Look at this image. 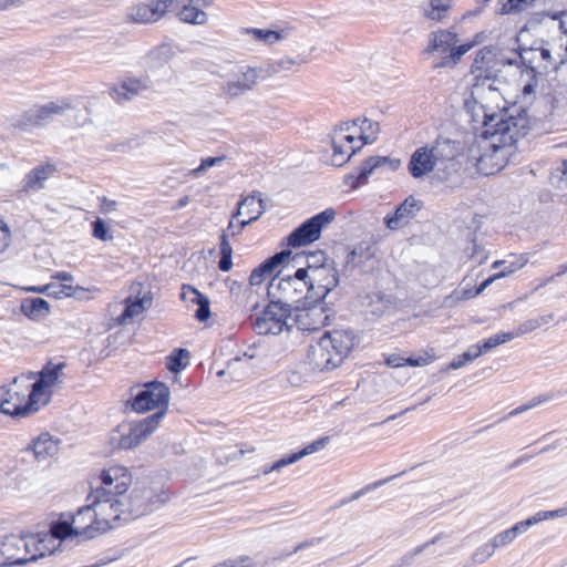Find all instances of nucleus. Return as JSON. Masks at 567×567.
<instances>
[{
	"mask_svg": "<svg viewBox=\"0 0 567 567\" xmlns=\"http://www.w3.org/2000/svg\"><path fill=\"white\" fill-rule=\"evenodd\" d=\"M336 212L333 208H327L312 216L287 237L288 246L297 248L318 240L320 238L321 230L333 221Z\"/></svg>",
	"mask_w": 567,
	"mask_h": 567,
	"instance_id": "14",
	"label": "nucleus"
},
{
	"mask_svg": "<svg viewBox=\"0 0 567 567\" xmlns=\"http://www.w3.org/2000/svg\"><path fill=\"white\" fill-rule=\"evenodd\" d=\"M92 227H93L92 234L95 238L101 239V240H107V239L113 238V236L109 235V230H107L103 219L96 218L92 223Z\"/></svg>",
	"mask_w": 567,
	"mask_h": 567,
	"instance_id": "61",
	"label": "nucleus"
},
{
	"mask_svg": "<svg viewBox=\"0 0 567 567\" xmlns=\"http://www.w3.org/2000/svg\"><path fill=\"white\" fill-rule=\"evenodd\" d=\"M514 63L513 60L498 58L495 47L489 45L480 49L471 68L474 81L471 90L473 99L475 101L483 99L485 92H498L494 84L499 66Z\"/></svg>",
	"mask_w": 567,
	"mask_h": 567,
	"instance_id": "5",
	"label": "nucleus"
},
{
	"mask_svg": "<svg viewBox=\"0 0 567 567\" xmlns=\"http://www.w3.org/2000/svg\"><path fill=\"white\" fill-rule=\"evenodd\" d=\"M20 309L30 319H39L49 312V303L42 298H28L21 302Z\"/></svg>",
	"mask_w": 567,
	"mask_h": 567,
	"instance_id": "42",
	"label": "nucleus"
},
{
	"mask_svg": "<svg viewBox=\"0 0 567 567\" xmlns=\"http://www.w3.org/2000/svg\"><path fill=\"white\" fill-rule=\"evenodd\" d=\"M536 0H498L497 13L501 16L520 12Z\"/></svg>",
	"mask_w": 567,
	"mask_h": 567,
	"instance_id": "48",
	"label": "nucleus"
},
{
	"mask_svg": "<svg viewBox=\"0 0 567 567\" xmlns=\"http://www.w3.org/2000/svg\"><path fill=\"white\" fill-rule=\"evenodd\" d=\"M305 62L303 60H298L290 56H284L280 60L271 61L260 65L265 79L276 75L281 71H289L296 64H300Z\"/></svg>",
	"mask_w": 567,
	"mask_h": 567,
	"instance_id": "43",
	"label": "nucleus"
},
{
	"mask_svg": "<svg viewBox=\"0 0 567 567\" xmlns=\"http://www.w3.org/2000/svg\"><path fill=\"white\" fill-rule=\"evenodd\" d=\"M519 59L524 63H532L539 59L543 64H539L538 68L557 70L567 62V44L565 45L564 53H557V56H554L551 47H539L523 50L519 53Z\"/></svg>",
	"mask_w": 567,
	"mask_h": 567,
	"instance_id": "21",
	"label": "nucleus"
},
{
	"mask_svg": "<svg viewBox=\"0 0 567 567\" xmlns=\"http://www.w3.org/2000/svg\"><path fill=\"white\" fill-rule=\"evenodd\" d=\"M182 297L184 299L188 298L193 303L198 306L197 310L195 311V318L198 321L204 322L209 318V300L206 296L190 286H183Z\"/></svg>",
	"mask_w": 567,
	"mask_h": 567,
	"instance_id": "37",
	"label": "nucleus"
},
{
	"mask_svg": "<svg viewBox=\"0 0 567 567\" xmlns=\"http://www.w3.org/2000/svg\"><path fill=\"white\" fill-rule=\"evenodd\" d=\"M484 134L491 138L488 150L477 159V169L484 175H493L501 171L509 155L508 147L513 146L528 131V118L524 111L517 115L507 111L497 114L484 113Z\"/></svg>",
	"mask_w": 567,
	"mask_h": 567,
	"instance_id": "1",
	"label": "nucleus"
},
{
	"mask_svg": "<svg viewBox=\"0 0 567 567\" xmlns=\"http://www.w3.org/2000/svg\"><path fill=\"white\" fill-rule=\"evenodd\" d=\"M175 51L171 44L163 43L151 49L142 59V65L148 73L162 71L174 58Z\"/></svg>",
	"mask_w": 567,
	"mask_h": 567,
	"instance_id": "27",
	"label": "nucleus"
},
{
	"mask_svg": "<svg viewBox=\"0 0 567 567\" xmlns=\"http://www.w3.org/2000/svg\"><path fill=\"white\" fill-rule=\"evenodd\" d=\"M565 515H567V509L538 512L535 515L528 517L527 519L516 523L514 526L509 528V530L516 538L519 534L527 532L532 526L545 519L556 518Z\"/></svg>",
	"mask_w": 567,
	"mask_h": 567,
	"instance_id": "35",
	"label": "nucleus"
},
{
	"mask_svg": "<svg viewBox=\"0 0 567 567\" xmlns=\"http://www.w3.org/2000/svg\"><path fill=\"white\" fill-rule=\"evenodd\" d=\"M56 173L55 164L45 162L30 169L20 183L17 192L19 198L27 197L32 193L40 192L45 188V183Z\"/></svg>",
	"mask_w": 567,
	"mask_h": 567,
	"instance_id": "20",
	"label": "nucleus"
},
{
	"mask_svg": "<svg viewBox=\"0 0 567 567\" xmlns=\"http://www.w3.org/2000/svg\"><path fill=\"white\" fill-rule=\"evenodd\" d=\"M332 262H328V259L326 257V254L321 250L310 252L306 256V266L300 267L297 270H306L309 271L313 267L316 268H322L326 266H332Z\"/></svg>",
	"mask_w": 567,
	"mask_h": 567,
	"instance_id": "54",
	"label": "nucleus"
},
{
	"mask_svg": "<svg viewBox=\"0 0 567 567\" xmlns=\"http://www.w3.org/2000/svg\"><path fill=\"white\" fill-rule=\"evenodd\" d=\"M327 344L328 343H324L320 339L316 344L310 346L307 358L312 369L324 371L332 370L340 365V363L334 360L333 354H329Z\"/></svg>",
	"mask_w": 567,
	"mask_h": 567,
	"instance_id": "31",
	"label": "nucleus"
},
{
	"mask_svg": "<svg viewBox=\"0 0 567 567\" xmlns=\"http://www.w3.org/2000/svg\"><path fill=\"white\" fill-rule=\"evenodd\" d=\"M388 165L391 169H396L401 165L400 159H391L386 156H372L365 159L360 168L359 173L357 175H349L347 176L346 183L351 188H358L359 186L367 183L369 176L374 172V169Z\"/></svg>",
	"mask_w": 567,
	"mask_h": 567,
	"instance_id": "23",
	"label": "nucleus"
},
{
	"mask_svg": "<svg viewBox=\"0 0 567 567\" xmlns=\"http://www.w3.org/2000/svg\"><path fill=\"white\" fill-rule=\"evenodd\" d=\"M327 443H328L327 437H321L317 441H313L312 443H310L309 445H307L299 452L292 453L285 457H281L280 460L275 462L269 468L264 470V474H269L270 472H275V471L278 472L282 467L293 464V463L298 462L299 460H301L302 457L322 450Z\"/></svg>",
	"mask_w": 567,
	"mask_h": 567,
	"instance_id": "32",
	"label": "nucleus"
},
{
	"mask_svg": "<svg viewBox=\"0 0 567 567\" xmlns=\"http://www.w3.org/2000/svg\"><path fill=\"white\" fill-rule=\"evenodd\" d=\"M337 138V142H342L346 145H357L359 136L357 134V123L344 122L333 130L331 135Z\"/></svg>",
	"mask_w": 567,
	"mask_h": 567,
	"instance_id": "44",
	"label": "nucleus"
},
{
	"mask_svg": "<svg viewBox=\"0 0 567 567\" xmlns=\"http://www.w3.org/2000/svg\"><path fill=\"white\" fill-rule=\"evenodd\" d=\"M437 538L432 539L431 542H427L423 545L417 546L413 550L409 551L404 556L401 557V559L398 561L400 567H409L414 563V559L416 556H419L421 553H423L431 544H434Z\"/></svg>",
	"mask_w": 567,
	"mask_h": 567,
	"instance_id": "58",
	"label": "nucleus"
},
{
	"mask_svg": "<svg viewBox=\"0 0 567 567\" xmlns=\"http://www.w3.org/2000/svg\"><path fill=\"white\" fill-rule=\"evenodd\" d=\"M364 254V249L363 247H355L354 249H352L348 256H347V265L349 266H352V267H359L361 266V257L363 256Z\"/></svg>",
	"mask_w": 567,
	"mask_h": 567,
	"instance_id": "64",
	"label": "nucleus"
},
{
	"mask_svg": "<svg viewBox=\"0 0 567 567\" xmlns=\"http://www.w3.org/2000/svg\"><path fill=\"white\" fill-rule=\"evenodd\" d=\"M64 363L48 364L40 372L39 379L34 383H30V401L31 402H47L50 395V389L61 383V377L64 369Z\"/></svg>",
	"mask_w": 567,
	"mask_h": 567,
	"instance_id": "19",
	"label": "nucleus"
},
{
	"mask_svg": "<svg viewBox=\"0 0 567 567\" xmlns=\"http://www.w3.org/2000/svg\"><path fill=\"white\" fill-rule=\"evenodd\" d=\"M56 524H64L68 527L65 530L66 540L73 537H81L83 540H87L101 535L100 528H96L100 526L97 525V516L91 502L79 508L71 523L59 520Z\"/></svg>",
	"mask_w": 567,
	"mask_h": 567,
	"instance_id": "16",
	"label": "nucleus"
},
{
	"mask_svg": "<svg viewBox=\"0 0 567 567\" xmlns=\"http://www.w3.org/2000/svg\"><path fill=\"white\" fill-rule=\"evenodd\" d=\"M266 210L265 200L261 198L260 192H254L251 195L245 197L238 204V209L234 214V218L239 215H248V219L241 220L237 226V233H241L243 229L257 220Z\"/></svg>",
	"mask_w": 567,
	"mask_h": 567,
	"instance_id": "25",
	"label": "nucleus"
},
{
	"mask_svg": "<svg viewBox=\"0 0 567 567\" xmlns=\"http://www.w3.org/2000/svg\"><path fill=\"white\" fill-rule=\"evenodd\" d=\"M363 305L367 311L375 316L382 315L389 307V302L379 293L368 295Z\"/></svg>",
	"mask_w": 567,
	"mask_h": 567,
	"instance_id": "50",
	"label": "nucleus"
},
{
	"mask_svg": "<svg viewBox=\"0 0 567 567\" xmlns=\"http://www.w3.org/2000/svg\"><path fill=\"white\" fill-rule=\"evenodd\" d=\"M307 281V300L324 301L328 295L339 285V275L334 266L322 268L313 267L311 270H303Z\"/></svg>",
	"mask_w": 567,
	"mask_h": 567,
	"instance_id": "13",
	"label": "nucleus"
},
{
	"mask_svg": "<svg viewBox=\"0 0 567 567\" xmlns=\"http://www.w3.org/2000/svg\"><path fill=\"white\" fill-rule=\"evenodd\" d=\"M515 338L514 332H499L496 333L488 339H486L483 344H480V349L482 350V353L488 352L492 349L496 348L497 346H501L505 342H508Z\"/></svg>",
	"mask_w": 567,
	"mask_h": 567,
	"instance_id": "55",
	"label": "nucleus"
},
{
	"mask_svg": "<svg viewBox=\"0 0 567 567\" xmlns=\"http://www.w3.org/2000/svg\"><path fill=\"white\" fill-rule=\"evenodd\" d=\"M265 80L260 65H237L220 83L219 92L225 97L235 99L255 90Z\"/></svg>",
	"mask_w": 567,
	"mask_h": 567,
	"instance_id": "11",
	"label": "nucleus"
},
{
	"mask_svg": "<svg viewBox=\"0 0 567 567\" xmlns=\"http://www.w3.org/2000/svg\"><path fill=\"white\" fill-rule=\"evenodd\" d=\"M169 389L165 383L153 381L137 389L130 400V405L137 413H145L157 409V412H164L165 415L169 403Z\"/></svg>",
	"mask_w": 567,
	"mask_h": 567,
	"instance_id": "12",
	"label": "nucleus"
},
{
	"mask_svg": "<svg viewBox=\"0 0 567 567\" xmlns=\"http://www.w3.org/2000/svg\"><path fill=\"white\" fill-rule=\"evenodd\" d=\"M321 340L328 343V350L333 349L334 360L340 364L350 353L355 344V336L351 330H333L326 332Z\"/></svg>",
	"mask_w": 567,
	"mask_h": 567,
	"instance_id": "22",
	"label": "nucleus"
},
{
	"mask_svg": "<svg viewBox=\"0 0 567 567\" xmlns=\"http://www.w3.org/2000/svg\"><path fill=\"white\" fill-rule=\"evenodd\" d=\"M228 237H229L228 234L226 233V230H224L220 236V244H219L220 259L218 261V268L221 271H228L233 267V261H231L233 248L230 246Z\"/></svg>",
	"mask_w": 567,
	"mask_h": 567,
	"instance_id": "46",
	"label": "nucleus"
},
{
	"mask_svg": "<svg viewBox=\"0 0 567 567\" xmlns=\"http://www.w3.org/2000/svg\"><path fill=\"white\" fill-rule=\"evenodd\" d=\"M189 358V352L188 350L186 349H182V348H178V349H175L168 357H167V361H166V368L172 371V372H179L182 370H184L187 364H188V361H183L184 359H188Z\"/></svg>",
	"mask_w": 567,
	"mask_h": 567,
	"instance_id": "47",
	"label": "nucleus"
},
{
	"mask_svg": "<svg viewBox=\"0 0 567 567\" xmlns=\"http://www.w3.org/2000/svg\"><path fill=\"white\" fill-rule=\"evenodd\" d=\"M172 12H176L179 20L190 24L203 25L207 22L208 17L207 13L203 10L192 6L184 4L181 7L179 1L177 0V9Z\"/></svg>",
	"mask_w": 567,
	"mask_h": 567,
	"instance_id": "40",
	"label": "nucleus"
},
{
	"mask_svg": "<svg viewBox=\"0 0 567 567\" xmlns=\"http://www.w3.org/2000/svg\"><path fill=\"white\" fill-rule=\"evenodd\" d=\"M214 567H256L252 565V561L249 557L244 556L238 559H229L224 563H220Z\"/></svg>",
	"mask_w": 567,
	"mask_h": 567,
	"instance_id": "63",
	"label": "nucleus"
},
{
	"mask_svg": "<svg viewBox=\"0 0 567 567\" xmlns=\"http://www.w3.org/2000/svg\"><path fill=\"white\" fill-rule=\"evenodd\" d=\"M225 161V156H216V157H206L202 159V163L198 167L192 169L189 175L194 177L202 176L208 168L214 167L216 165L221 164Z\"/></svg>",
	"mask_w": 567,
	"mask_h": 567,
	"instance_id": "57",
	"label": "nucleus"
},
{
	"mask_svg": "<svg viewBox=\"0 0 567 567\" xmlns=\"http://www.w3.org/2000/svg\"><path fill=\"white\" fill-rule=\"evenodd\" d=\"M308 306H296L295 323L301 331H318L326 327L330 320V313L324 301L307 300Z\"/></svg>",
	"mask_w": 567,
	"mask_h": 567,
	"instance_id": "17",
	"label": "nucleus"
},
{
	"mask_svg": "<svg viewBox=\"0 0 567 567\" xmlns=\"http://www.w3.org/2000/svg\"><path fill=\"white\" fill-rule=\"evenodd\" d=\"M392 480V477H388V478H384V480H380V481H377L370 485H367L365 487L357 491L355 493H353L348 499H343L341 502V504H346L348 502H351V501H355L358 498H360L362 495H364L367 492L371 491V489H374L379 486H382L383 484L390 482Z\"/></svg>",
	"mask_w": 567,
	"mask_h": 567,
	"instance_id": "62",
	"label": "nucleus"
},
{
	"mask_svg": "<svg viewBox=\"0 0 567 567\" xmlns=\"http://www.w3.org/2000/svg\"><path fill=\"white\" fill-rule=\"evenodd\" d=\"M291 309L269 300L268 306L260 316L255 319L254 328L258 334H280L289 329L287 322L291 316Z\"/></svg>",
	"mask_w": 567,
	"mask_h": 567,
	"instance_id": "15",
	"label": "nucleus"
},
{
	"mask_svg": "<svg viewBox=\"0 0 567 567\" xmlns=\"http://www.w3.org/2000/svg\"><path fill=\"white\" fill-rule=\"evenodd\" d=\"M496 548L492 544V542H488L486 544L481 545L475 549V551L471 556L472 565H480L485 563L488 558H491Z\"/></svg>",
	"mask_w": 567,
	"mask_h": 567,
	"instance_id": "56",
	"label": "nucleus"
},
{
	"mask_svg": "<svg viewBox=\"0 0 567 567\" xmlns=\"http://www.w3.org/2000/svg\"><path fill=\"white\" fill-rule=\"evenodd\" d=\"M457 154V143L440 136L430 146H422L413 152L408 171L413 178L419 179L434 171L454 169Z\"/></svg>",
	"mask_w": 567,
	"mask_h": 567,
	"instance_id": "3",
	"label": "nucleus"
},
{
	"mask_svg": "<svg viewBox=\"0 0 567 567\" xmlns=\"http://www.w3.org/2000/svg\"><path fill=\"white\" fill-rule=\"evenodd\" d=\"M291 25L278 27L276 29L245 28L243 33L250 35L255 41L266 45H274L280 41L290 39L295 34Z\"/></svg>",
	"mask_w": 567,
	"mask_h": 567,
	"instance_id": "29",
	"label": "nucleus"
},
{
	"mask_svg": "<svg viewBox=\"0 0 567 567\" xmlns=\"http://www.w3.org/2000/svg\"><path fill=\"white\" fill-rule=\"evenodd\" d=\"M22 540L19 535H7L0 538V567L23 565L20 554Z\"/></svg>",
	"mask_w": 567,
	"mask_h": 567,
	"instance_id": "30",
	"label": "nucleus"
},
{
	"mask_svg": "<svg viewBox=\"0 0 567 567\" xmlns=\"http://www.w3.org/2000/svg\"><path fill=\"white\" fill-rule=\"evenodd\" d=\"M515 537L513 536L512 532L508 529L503 530L495 535L493 539L491 540L494 547L497 549L499 547H506L509 544L514 542Z\"/></svg>",
	"mask_w": 567,
	"mask_h": 567,
	"instance_id": "60",
	"label": "nucleus"
},
{
	"mask_svg": "<svg viewBox=\"0 0 567 567\" xmlns=\"http://www.w3.org/2000/svg\"><path fill=\"white\" fill-rule=\"evenodd\" d=\"M59 440L53 439L49 433L40 434L32 443V451L39 461H45L59 452Z\"/></svg>",
	"mask_w": 567,
	"mask_h": 567,
	"instance_id": "34",
	"label": "nucleus"
},
{
	"mask_svg": "<svg viewBox=\"0 0 567 567\" xmlns=\"http://www.w3.org/2000/svg\"><path fill=\"white\" fill-rule=\"evenodd\" d=\"M351 123H357V134L359 136L360 142L358 145H361V147L364 144L373 143L377 140V136L380 131L378 122L364 117L353 120L351 121Z\"/></svg>",
	"mask_w": 567,
	"mask_h": 567,
	"instance_id": "38",
	"label": "nucleus"
},
{
	"mask_svg": "<svg viewBox=\"0 0 567 567\" xmlns=\"http://www.w3.org/2000/svg\"><path fill=\"white\" fill-rule=\"evenodd\" d=\"M21 537L22 544L20 547V554L23 558V565L37 560L40 558V553L37 547V535L35 534H25L19 535Z\"/></svg>",
	"mask_w": 567,
	"mask_h": 567,
	"instance_id": "45",
	"label": "nucleus"
},
{
	"mask_svg": "<svg viewBox=\"0 0 567 567\" xmlns=\"http://www.w3.org/2000/svg\"><path fill=\"white\" fill-rule=\"evenodd\" d=\"M125 302L126 306L123 312L116 318V323L120 326L141 315L151 306L152 300L150 298L143 297L131 301V298H127Z\"/></svg>",
	"mask_w": 567,
	"mask_h": 567,
	"instance_id": "39",
	"label": "nucleus"
},
{
	"mask_svg": "<svg viewBox=\"0 0 567 567\" xmlns=\"http://www.w3.org/2000/svg\"><path fill=\"white\" fill-rule=\"evenodd\" d=\"M66 526L64 524L53 523L51 525L49 533H39L37 535V547L40 553V558L47 555L53 554L58 547L65 542V530Z\"/></svg>",
	"mask_w": 567,
	"mask_h": 567,
	"instance_id": "28",
	"label": "nucleus"
},
{
	"mask_svg": "<svg viewBox=\"0 0 567 567\" xmlns=\"http://www.w3.org/2000/svg\"><path fill=\"white\" fill-rule=\"evenodd\" d=\"M148 87L145 80L138 78H126L110 87V96L117 103L133 100L141 95Z\"/></svg>",
	"mask_w": 567,
	"mask_h": 567,
	"instance_id": "26",
	"label": "nucleus"
},
{
	"mask_svg": "<svg viewBox=\"0 0 567 567\" xmlns=\"http://www.w3.org/2000/svg\"><path fill=\"white\" fill-rule=\"evenodd\" d=\"M71 109L66 101L49 102L44 105H34L19 115L9 118L10 127L19 131H30L43 127L51 123L56 115H63Z\"/></svg>",
	"mask_w": 567,
	"mask_h": 567,
	"instance_id": "9",
	"label": "nucleus"
},
{
	"mask_svg": "<svg viewBox=\"0 0 567 567\" xmlns=\"http://www.w3.org/2000/svg\"><path fill=\"white\" fill-rule=\"evenodd\" d=\"M163 419L164 412H155L142 420L121 424L112 433L111 442L121 450L134 449L156 431Z\"/></svg>",
	"mask_w": 567,
	"mask_h": 567,
	"instance_id": "7",
	"label": "nucleus"
},
{
	"mask_svg": "<svg viewBox=\"0 0 567 567\" xmlns=\"http://www.w3.org/2000/svg\"><path fill=\"white\" fill-rule=\"evenodd\" d=\"M481 354L482 350L480 349V344H473L465 352L454 358L453 361L450 363L449 368L457 370L464 367L467 362L475 360Z\"/></svg>",
	"mask_w": 567,
	"mask_h": 567,
	"instance_id": "49",
	"label": "nucleus"
},
{
	"mask_svg": "<svg viewBox=\"0 0 567 567\" xmlns=\"http://www.w3.org/2000/svg\"><path fill=\"white\" fill-rule=\"evenodd\" d=\"M481 41V34H476L474 40L458 44L460 37L454 28L439 29L429 33L424 53L442 56L441 61L434 64V69L454 68Z\"/></svg>",
	"mask_w": 567,
	"mask_h": 567,
	"instance_id": "4",
	"label": "nucleus"
},
{
	"mask_svg": "<svg viewBox=\"0 0 567 567\" xmlns=\"http://www.w3.org/2000/svg\"><path fill=\"white\" fill-rule=\"evenodd\" d=\"M421 209V203L413 196L406 197L394 210L393 215L384 217L385 226L391 230H398L409 224Z\"/></svg>",
	"mask_w": 567,
	"mask_h": 567,
	"instance_id": "24",
	"label": "nucleus"
},
{
	"mask_svg": "<svg viewBox=\"0 0 567 567\" xmlns=\"http://www.w3.org/2000/svg\"><path fill=\"white\" fill-rule=\"evenodd\" d=\"M132 483L128 470L114 465L101 472L99 482L92 484L86 501L91 502L97 516L101 534L126 523L120 496L124 494Z\"/></svg>",
	"mask_w": 567,
	"mask_h": 567,
	"instance_id": "2",
	"label": "nucleus"
},
{
	"mask_svg": "<svg viewBox=\"0 0 567 567\" xmlns=\"http://www.w3.org/2000/svg\"><path fill=\"white\" fill-rule=\"evenodd\" d=\"M551 181L557 182L560 189H567V158L553 171Z\"/></svg>",
	"mask_w": 567,
	"mask_h": 567,
	"instance_id": "59",
	"label": "nucleus"
},
{
	"mask_svg": "<svg viewBox=\"0 0 567 567\" xmlns=\"http://www.w3.org/2000/svg\"><path fill=\"white\" fill-rule=\"evenodd\" d=\"M125 522H131L144 516L166 502V496L158 494L152 487L135 486L130 495L120 496Z\"/></svg>",
	"mask_w": 567,
	"mask_h": 567,
	"instance_id": "10",
	"label": "nucleus"
},
{
	"mask_svg": "<svg viewBox=\"0 0 567 567\" xmlns=\"http://www.w3.org/2000/svg\"><path fill=\"white\" fill-rule=\"evenodd\" d=\"M527 261H528V258L525 255H520V256L516 257L515 260H513V261L497 260L493 264V268L497 269L502 265L509 264V269H503L496 274V277L503 278V277H506V276L515 272L516 270L523 268L527 264Z\"/></svg>",
	"mask_w": 567,
	"mask_h": 567,
	"instance_id": "51",
	"label": "nucleus"
},
{
	"mask_svg": "<svg viewBox=\"0 0 567 567\" xmlns=\"http://www.w3.org/2000/svg\"><path fill=\"white\" fill-rule=\"evenodd\" d=\"M176 9L177 0H148L131 7L127 11V19L134 23H154L167 12Z\"/></svg>",
	"mask_w": 567,
	"mask_h": 567,
	"instance_id": "18",
	"label": "nucleus"
},
{
	"mask_svg": "<svg viewBox=\"0 0 567 567\" xmlns=\"http://www.w3.org/2000/svg\"><path fill=\"white\" fill-rule=\"evenodd\" d=\"M291 255L290 250H282L280 252L275 254L270 258L266 259L262 264L259 265V270L265 271L268 276L275 271V269L281 265L286 258H289Z\"/></svg>",
	"mask_w": 567,
	"mask_h": 567,
	"instance_id": "52",
	"label": "nucleus"
},
{
	"mask_svg": "<svg viewBox=\"0 0 567 567\" xmlns=\"http://www.w3.org/2000/svg\"><path fill=\"white\" fill-rule=\"evenodd\" d=\"M303 270H296L293 275L276 276L267 287L269 300H274L292 310L296 303L307 300V281Z\"/></svg>",
	"mask_w": 567,
	"mask_h": 567,
	"instance_id": "8",
	"label": "nucleus"
},
{
	"mask_svg": "<svg viewBox=\"0 0 567 567\" xmlns=\"http://www.w3.org/2000/svg\"><path fill=\"white\" fill-rule=\"evenodd\" d=\"M33 373L13 378L9 386H0V412L8 415H22L38 410L39 402L30 401V381Z\"/></svg>",
	"mask_w": 567,
	"mask_h": 567,
	"instance_id": "6",
	"label": "nucleus"
},
{
	"mask_svg": "<svg viewBox=\"0 0 567 567\" xmlns=\"http://www.w3.org/2000/svg\"><path fill=\"white\" fill-rule=\"evenodd\" d=\"M291 255L290 250H282L280 252L275 254L270 258L266 259L262 264L259 265V270L265 271L268 276L275 271V269L281 265L286 258H289Z\"/></svg>",
	"mask_w": 567,
	"mask_h": 567,
	"instance_id": "53",
	"label": "nucleus"
},
{
	"mask_svg": "<svg viewBox=\"0 0 567 567\" xmlns=\"http://www.w3.org/2000/svg\"><path fill=\"white\" fill-rule=\"evenodd\" d=\"M453 3L454 0H425L421 11L425 19L433 22H442L447 18Z\"/></svg>",
	"mask_w": 567,
	"mask_h": 567,
	"instance_id": "33",
	"label": "nucleus"
},
{
	"mask_svg": "<svg viewBox=\"0 0 567 567\" xmlns=\"http://www.w3.org/2000/svg\"><path fill=\"white\" fill-rule=\"evenodd\" d=\"M30 290L39 293H45L47 296L54 297L56 299H61L64 297H75L78 291H85V289L80 286L59 284L55 281H52L41 287H32L30 288Z\"/></svg>",
	"mask_w": 567,
	"mask_h": 567,
	"instance_id": "36",
	"label": "nucleus"
},
{
	"mask_svg": "<svg viewBox=\"0 0 567 567\" xmlns=\"http://www.w3.org/2000/svg\"><path fill=\"white\" fill-rule=\"evenodd\" d=\"M332 144V165L342 166L346 164L352 155H354L359 150H361V145H346L342 142H337V138L331 136Z\"/></svg>",
	"mask_w": 567,
	"mask_h": 567,
	"instance_id": "41",
	"label": "nucleus"
}]
</instances>
